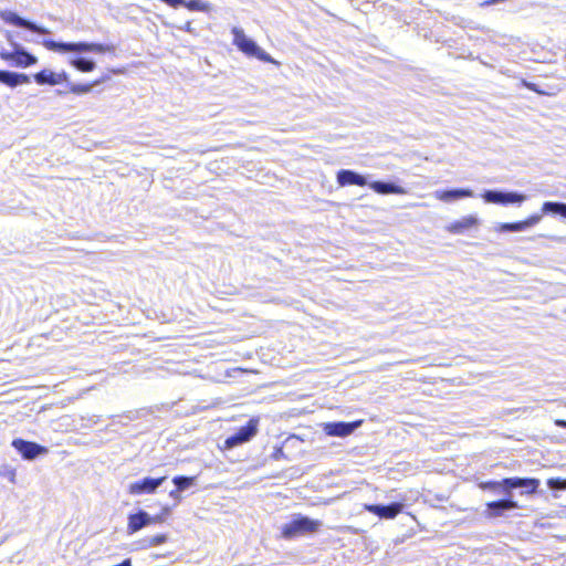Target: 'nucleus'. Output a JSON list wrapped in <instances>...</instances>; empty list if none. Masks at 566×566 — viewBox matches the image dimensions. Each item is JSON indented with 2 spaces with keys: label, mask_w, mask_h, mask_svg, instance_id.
<instances>
[{
  "label": "nucleus",
  "mask_w": 566,
  "mask_h": 566,
  "mask_svg": "<svg viewBox=\"0 0 566 566\" xmlns=\"http://www.w3.org/2000/svg\"><path fill=\"white\" fill-rule=\"evenodd\" d=\"M104 82V78H101V80H97L95 82H93L92 84H75V83H70L69 86H70V92L76 94V95H82V94H87L92 91V88L101 83Z\"/></svg>",
  "instance_id": "393cba45"
},
{
  "label": "nucleus",
  "mask_w": 566,
  "mask_h": 566,
  "mask_svg": "<svg viewBox=\"0 0 566 566\" xmlns=\"http://www.w3.org/2000/svg\"><path fill=\"white\" fill-rule=\"evenodd\" d=\"M365 510L379 516L380 518H395L403 509L399 502H392L389 505L365 504Z\"/></svg>",
  "instance_id": "f8f14e48"
},
{
  "label": "nucleus",
  "mask_w": 566,
  "mask_h": 566,
  "mask_svg": "<svg viewBox=\"0 0 566 566\" xmlns=\"http://www.w3.org/2000/svg\"><path fill=\"white\" fill-rule=\"evenodd\" d=\"M336 179H337L338 185L342 187L352 186V185L366 186L368 184L365 176H363L354 170H350V169L339 170L337 172Z\"/></svg>",
  "instance_id": "4468645a"
},
{
  "label": "nucleus",
  "mask_w": 566,
  "mask_h": 566,
  "mask_svg": "<svg viewBox=\"0 0 566 566\" xmlns=\"http://www.w3.org/2000/svg\"><path fill=\"white\" fill-rule=\"evenodd\" d=\"M71 64L81 72H92L96 66L93 60L86 57H75L71 61Z\"/></svg>",
  "instance_id": "b1692460"
},
{
  "label": "nucleus",
  "mask_w": 566,
  "mask_h": 566,
  "mask_svg": "<svg viewBox=\"0 0 566 566\" xmlns=\"http://www.w3.org/2000/svg\"><path fill=\"white\" fill-rule=\"evenodd\" d=\"M55 76H56L57 84H60L62 82H69V76L65 72L55 73Z\"/></svg>",
  "instance_id": "473e14b6"
},
{
  "label": "nucleus",
  "mask_w": 566,
  "mask_h": 566,
  "mask_svg": "<svg viewBox=\"0 0 566 566\" xmlns=\"http://www.w3.org/2000/svg\"><path fill=\"white\" fill-rule=\"evenodd\" d=\"M547 485L552 490H564V489H566V480H562L558 478L549 479L547 481Z\"/></svg>",
  "instance_id": "c756f323"
},
{
  "label": "nucleus",
  "mask_w": 566,
  "mask_h": 566,
  "mask_svg": "<svg viewBox=\"0 0 566 566\" xmlns=\"http://www.w3.org/2000/svg\"><path fill=\"white\" fill-rule=\"evenodd\" d=\"M148 525H150V515L146 511L140 510L128 516L127 533L134 534Z\"/></svg>",
  "instance_id": "a211bd4d"
},
{
  "label": "nucleus",
  "mask_w": 566,
  "mask_h": 566,
  "mask_svg": "<svg viewBox=\"0 0 566 566\" xmlns=\"http://www.w3.org/2000/svg\"><path fill=\"white\" fill-rule=\"evenodd\" d=\"M179 30L192 33L193 29L190 21H187L184 25L178 27Z\"/></svg>",
  "instance_id": "72a5a7b5"
},
{
  "label": "nucleus",
  "mask_w": 566,
  "mask_h": 566,
  "mask_svg": "<svg viewBox=\"0 0 566 566\" xmlns=\"http://www.w3.org/2000/svg\"><path fill=\"white\" fill-rule=\"evenodd\" d=\"M518 507L517 502L512 500V496L486 503L485 515L488 517L503 516L506 511L515 510Z\"/></svg>",
  "instance_id": "9b49d317"
},
{
  "label": "nucleus",
  "mask_w": 566,
  "mask_h": 566,
  "mask_svg": "<svg viewBox=\"0 0 566 566\" xmlns=\"http://www.w3.org/2000/svg\"><path fill=\"white\" fill-rule=\"evenodd\" d=\"M481 197L486 203H495V205H521L524 202L527 197L523 193L516 191H502V190H485Z\"/></svg>",
  "instance_id": "20e7f679"
},
{
  "label": "nucleus",
  "mask_w": 566,
  "mask_h": 566,
  "mask_svg": "<svg viewBox=\"0 0 566 566\" xmlns=\"http://www.w3.org/2000/svg\"><path fill=\"white\" fill-rule=\"evenodd\" d=\"M12 447L21 454L24 460L29 461L49 453V449L46 447L23 439H14L12 441Z\"/></svg>",
  "instance_id": "0eeeda50"
},
{
  "label": "nucleus",
  "mask_w": 566,
  "mask_h": 566,
  "mask_svg": "<svg viewBox=\"0 0 566 566\" xmlns=\"http://www.w3.org/2000/svg\"><path fill=\"white\" fill-rule=\"evenodd\" d=\"M361 421L354 422H327L324 424V432L332 437H347L352 434L359 426Z\"/></svg>",
  "instance_id": "ddd939ff"
},
{
  "label": "nucleus",
  "mask_w": 566,
  "mask_h": 566,
  "mask_svg": "<svg viewBox=\"0 0 566 566\" xmlns=\"http://www.w3.org/2000/svg\"><path fill=\"white\" fill-rule=\"evenodd\" d=\"M0 475L7 478L11 483H15V469L10 467L0 468Z\"/></svg>",
  "instance_id": "c85d7f7f"
},
{
  "label": "nucleus",
  "mask_w": 566,
  "mask_h": 566,
  "mask_svg": "<svg viewBox=\"0 0 566 566\" xmlns=\"http://www.w3.org/2000/svg\"><path fill=\"white\" fill-rule=\"evenodd\" d=\"M169 496L172 497L176 501H179L180 500V492L177 489H175V490L169 492Z\"/></svg>",
  "instance_id": "f704fd0d"
},
{
  "label": "nucleus",
  "mask_w": 566,
  "mask_h": 566,
  "mask_svg": "<svg viewBox=\"0 0 566 566\" xmlns=\"http://www.w3.org/2000/svg\"><path fill=\"white\" fill-rule=\"evenodd\" d=\"M482 490L497 491L502 489L504 491V479L502 481H486L479 484Z\"/></svg>",
  "instance_id": "cd10ccee"
},
{
  "label": "nucleus",
  "mask_w": 566,
  "mask_h": 566,
  "mask_svg": "<svg viewBox=\"0 0 566 566\" xmlns=\"http://www.w3.org/2000/svg\"><path fill=\"white\" fill-rule=\"evenodd\" d=\"M161 1L172 8H177L179 6H182V3H186V0H161Z\"/></svg>",
  "instance_id": "7c9ffc66"
},
{
  "label": "nucleus",
  "mask_w": 566,
  "mask_h": 566,
  "mask_svg": "<svg viewBox=\"0 0 566 566\" xmlns=\"http://www.w3.org/2000/svg\"><path fill=\"white\" fill-rule=\"evenodd\" d=\"M538 485L539 481L537 479L506 478L504 479V493L506 496H512V490L517 488L526 489L527 493H534Z\"/></svg>",
  "instance_id": "9d476101"
},
{
  "label": "nucleus",
  "mask_w": 566,
  "mask_h": 566,
  "mask_svg": "<svg viewBox=\"0 0 566 566\" xmlns=\"http://www.w3.org/2000/svg\"><path fill=\"white\" fill-rule=\"evenodd\" d=\"M166 476H146L139 481L132 482L128 485V493L132 495L154 494L156 493L157 489L166 481Z\"/></svg>",
  "instance_id": "6e6552de"
},
{
  "label": "nucleus",
  "mask_w": 566,
  "mask_h": 566,
  "mask_svg": "<svg viewBox=\"0 0 566 566\" xmlns=\"http://www.w3.org/2000/svg\"><path fill=\"white\" fill-rule=\"evenodd\" d=\"M43 45L54 52L60 53H84V52H106L112 51L113 46L104 45L99 43H87V42H56L53 40H44Z\"/></svg>",
  "instance_id": "7ed1b4c3"
},
{
  "label": "nucleus",
  "mask_w": 566,
  "mask_h": 566,
  "mask_svg": "<svg viewBox=\"0 0 566 566\" xmlns=\"http://www.w3.org/2000/svg\"><path fill=\"white\" fill-rule=\"evenodd\" d=\"M172 482L176 486V489L181 492L195 484V478L192 476H185V475H178L172 479Z\"/></svg>",
  "instance_id": "a878e982"
},
{
  "label": "nucleus",
  "mask_w": 566,
  "mask_h": 566,
  "mask_svg": "<svg viewBox=\"0 0 566 566\" xmlns=\"http://www.w3.org/2000/svg\"><path fill=\"white\" fill-rule=\"evenodd\" d=\"M34 81L40 85H44V84L56 85L57 84L55 73L51 70H42L41 72L36 73L34 75Z\"/></svg>",
  "instance_id": "5701e85b"
},
{
  "label": "nucleus",
  "mask_w": 566,
  "mask_h": 566,
  "mask_svg": "<svg viewBox=\"0 0 566 566\" xmlns=\"http://www.w3.org/2000/svg\"><path fill=\"white\" fill-rule=\"evenodd\" d=\"M542 220V214H533L528 219L518 222L512 223H501L499 230L501 232L515 231L521 232L525 231L534 226H536Z\"/></svg>",
  "instance_id": "dca6fc26"
},
{
  "label": "nucleus",
  "mask_w": 566,
  "mask_h": 566,
  "mask_svg": "<svg viewBox=\"0 0 566 566\" xmlns=\"http://www.w3.org/2000/svg\"><path fill=\"white\" fill-rule=\"evenodd\" d=\"M433 196L443 202H452L459 199L473 197L474 193L471 189L459 188L450 190H437L433 192Z\"/></svg>",
  "instance_id": "2eb2a0df"
},
{
  "label": "nucleus",
  "mask_w": 566,
  "mask_h": 566,
  "mask_svg": "<svg viewBox=\"0 0 566 566\" xmlns=\"http://www.w3.org/2000/svg\"><path fill=\"white\" fill-rule=\"evenodd\" d=\"M555 424L560 428H566V420L563 419H556Z\"/></svg>",
  "instance_id": "c9c22d12"
},
{
  "label": "nucleus",
  "mask_w": 566,
  "mask_h": 566,
  "mask_svg": "<svg viewBox=\"0 0 566 566\" xmlns=\"http://www.w3.org/2000/svg\"><path fill=\"white\" fill-rule=\"evenodd\" d=\"M0 17H1V19L3 21H6L7 23L12 24L14 27L24 28L27 30H30L32 32H36V33H40V34H48L49 33L48 29H45L43 27H40V25L35 24L34 22H31V21L20 17L15 12L2 11L0 13Z\"/></svg>",
  "instance_id": "1a4fd4ad"
},
{
  "label": "nucleus",
  "mask_w": 566,
  "mask_h": 566,
  "mask_svg": "<svg viewBox=\"0 0 566 566\" xmlns=\"http://www.w3.org/2000/svg\"><path fill=\"white\" fill-rule=\"evenodd\" d=\"M375 192L379 195H406L407 190L394 182L389 181H373L367 184Z\"/></svg>",
  "instance_id": "6ab92c4d"
},
{
  "label": "nucleus",
  "mask_w": 566,
  "mask_h": 566,
  "mask_svg": "<svg viewBox=\"0 0 566 566\" xmlns=\"http://www.w3.org/2000/svg\"><path fill=\"white\" fill-rule=\"evenodd\" d=\"M167 541V536L164 534H158L155 536H148L138 542V547L142 549H148L150 547H155L164 544Z\"/></svg>",
  "instance_id": "4be33fe9"
},
{
  "label": "nucleus",
  "mask_w": 566,
  "mask_h": 566,
  "mask_svg": "<svg viewBox=\"0 0 566 566\" xmlns=\"http://www.w3.org/2000/svg\"><path fill=\"white\" fill-rule=\"evenodd\" d=\"M169 512H170V509L168 506H166V507L163 509L161 514H164V516L166 517V515H168Z\"/></svg>",
  "instance_id": "e433bc0d"
},
{
  "label": "nucleus",
  "mask_w": 566,
  "mask_h": 566,
  "mask_svg": "<svg viewBox=\"0 0 566 566\" xmlns=\"http://www.w3.org/2000/svg\"><path fill=\"white\" fill-rule=\"evenodd\" d=\"M479 227V219L474 216H468L461 220L454 221L448 227V230L454 234L469 233Z\"/></svg>",
  "instance_id": "f3484780"
},
{
  "label": "nucleus",
  "mask_w": 566,
  "mask_h": 566,
  "mask_svg": "<svg viewBox=\"0 0 566 566\" xmlns=\"http://www.w3.org/2000/svg\"><path fill=\"white\" fill-rule=\"evenodd\" d=\"M258 426L256 418L250 419L245 426L226 439V447L231 449L250 441L258 433Z\"/></svg>",
  "instance_id": "423d86ee"
},
{
  "label": "nucleus",
  "mask_w": 566,
  "mask_h": 566,
  "mask_svg": "<svg viewBox=\"0 0 566 566\" xmlns=\"http://www.w3.org/2000/svg\"><path fill=\"white\" fill-rule=\"evenodd\" d=\"M0 83L9 87H17L21 84H29L30 77L23 73L0 70Z\"/></svg>",
  "instance_id": "aec40b11"
},
{
  "label": "nucleus",
  "mask_w": 566,
  "mask_h": 566,
  "mask_svg": "<svg viewBox=\"0 0 566 566\" xmlns=\"http://www.w3.org/2000/svg\"><path fill=\"white\" fill-rule=\"evenodd\" d=\"M322 526L318 520H312L307 516L295 515L289 523L281 527L282 536L285 539H292L297 536L315 533Z\"/></svg>",
  "instance_id": "f257e3e1"
},
{
  "label": "nucleus",
  "mask_w": 566,
  "mask_h": 566,
  "mask_svg": "<svg viewBox=\"0 0 566 566\" xmlns=\"http://www.w3.org/2000/svg\"><path fill=\"white\" fill-rule=\"evenodd\" d=\"M543 214H558L566 218V203L557 201H546L542 207Z\"/></svg>",
  "instance_id": "412c9836"
},
{
  "label": "nucleus",
  "mask_w": 566,
  "mask_h": 566,
  "mask_svg": "<svg viewBox=\"0 0 566 566\" xmlns=\"http://www.w3.org/2000/svg\"><path fill=\"white\" fill-rule=\"evenodd\" d=\"M233 44L245 55L256 57L262 62L276 63V61L264 50H262L252 39L248 38L241 28L233 27Z\"/></svg>",
  "instance_id": "f03ea898"
},
{
  "label": "nucleus",
  "mask_w": 566,
  "mask_h": 566,
  "mask_svg": "<svg viewBox=\"0 0 566 566\" xmlns=\"http://www.w3.org/2000/svg\"><path fill=\"white\" fill-rule=\"evenodd\" d=\"M184 7L191 11H208L209 4L201 0H189L186 3H182Z\"/></svg>",
  "instance_id": "bb28decb"
},
{
  "label": "nucleus",
  "mask_w": 566,
  "mask_h": 566,
  "mask_svg": "<svg viewBox=\"0 0 566 566\" xmlns=\"http://www.w3.org/2000/svg\"><path fill=\"white\" fill-rule=\"evenodd\" d=\"M165 521L164 514H158L155 516L150 515V524H160Z\"/></svg>",
  "instance_id": "2f4dec72"
},
{
  "label": "nucleus",
  "mask_w": 566,
  "mask_h": 566,
  "mask_svg": "<svg viewBox=\"0 0 566 566\" xmlns=\"http://www.w3.org/2000/svg\"><path fill=\"white\" fill-rule=\"evenodd\" d=\"M13 51H1L0 57L4 61H13L17 66L28 67L38 62V59L29 53L22 45L12 42Z\"/></svg>",
  "instance_id": "39448f33"
}]
</instances>
